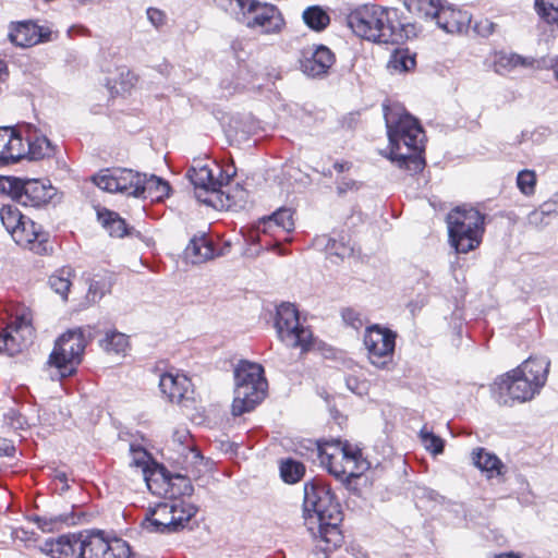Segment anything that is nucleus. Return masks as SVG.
I'll use <instances>...</instances> for the list:
<instances>
[{
  "instance_id": "f257e3e1",
  "label": "nucleus",
  "mask_w": 558,
  "mask_h": 558,
  "mask_svg": "<svg viewBox=\"0 0 558 558\" xmlns=\"http://www.w3.org/2000/svg\"><path fill=\"white\" fill-rule=\"evenodd\" d=\"M304 510L313 512L308 517V530L315 542V550L332 551L342 545L340 524L343 513L329 484L314 478L304 485Z\"/></svg>"
},
{
  "instance_id": "f03ea898",
  "label": "nucleus",
  "mask_w": 558,
  "mask_h": 558,
  "mask_svg": "<svg viewBox=\"0 0 558 558\" xmlns=\"http://www.w3.org/2000/svg\"><path fill=\"white\" fill-rule=\"evenodd\" d=\"M384 117L389 138L386 157L410 174L421 172L425 166V132L420 122L399 105H385Z\"/></svg>"
},
{
  "instance_id": "7ed1b4c3",
  "label": "nucleus",
  "mask_w": 558,
  "mask_h": 558,
  "mask_svg": "<svg viewBox=\"0 0 558 558\" xmlns=\"http://www.w3.org/2000/svg\"><path fill=\"white\" fill-rule=\"evenodd\" d=\"M187 178L197 191V198L219 209L236 208L245 202L247 192L240 184H230L231 175L209 158H196Z\"/></svg>"
},
{
  "instance_id": "20e7f679",
  "label": "nucleus",
  "mask_w": 558,
  "mask_h": 558,
  "mask_svg": "<svg viewBox=\"0 0 558 558\" xmlns=\"http://www.w3.org/2000/svg\"><path fill=\"white\" fill-rule=\"evenodd\" d=\"M350 29L360 38L377 44H400L408 37L397 10L365 4L347 16Z\"/></svg>"
},
{
  "instance_id": "39448f33",
  "label": "nucleus",
  "mask_w": 558,
  "mask_h": 558,
  "mask_svg": "<svg viewBox=\"0 0 558 558\" xmlns=\"http://www.w3.org/2000/svg\"><path fill=\"white\" fill-rule=\"evenodd\" d=\"M234 399L232 414L242 415L255 409L266 397L268 384L260 364L240 361L234 368Z\"/></svg>"
},
{
  "instance_id": "423d86ee",
  "label": "nucleus",
  "mask_w": 558,
  "mask_h": 558,
  "mask_svg": "<svg viewBox=\"0 0 558 558\" xmlns=\"http://www.w3.org/2000/svg\"><path fill=\"white\" fill-rule=\"evenodd\" d=\"M317 452L320 465L341 482L359 477L369 468L360 450L340 440L319 442Z\"/></svg>"
},
{
  "instance_id": "0eeeda50",
  "label": "nucleus",
  "mask_w": 558,
  "mask_h": 558,
  "mask_svg": "<svg viewBox=\"0 0 558 558\" xmlns=\"http://www.w3.org/2000/svg\"><path fill=\"white\" fill-rule=\"evenodd\" d=\"M485 217L472 207L458 206L446 218L450 244L458 253L466 254L482 243Z\"/></svg>"
},
{
  "instance_id": "6e6552de",
  "label": "nucleus",
  "mask_w": 558,
  "mask_h": 558,
  "mask_svg": "<svg viewBox=\"0 0 558 558\" xmlns=\"http://www.w3.org/2000/svg\"><path fill=\"white\" fill-rule=\"evenodd\" d=\"M0 191L24 206L39 207L47 204L54 189L36 179L23 180L15 177H0Z\"/></svg>"
},
{
  "instance_id": "1a4fd4ad",
  "label": "nucleus",
  "mask_w": 558,
  "mask_h": 558,
  "mask_svg": "<svg viewBox=\"0 0 558 558\" xmlns=\"http://www.w3.org/2000/svg\"><path fill=\"white\" fill-rule=\"evenodd\" d=\"M397 333L378 324L366 327L364 345L369 362L383 369H389L393 363Z\"/></svg>"
},
{
  "instance_id": "9d476101",
  "label": "nucleus",
  "mask_w": 558,
  "mask_h": 558,
  "mask_svg": "<svg viewBox=\"0 0 558 558\" xmlns=\"http://www.w3.org/2000/svg\"><path fill=\"white\" fill-rule=\"evenodd\" d=\"M86 343L82 328L64 332L56 342L49 364L59 368L62 376L70 375L73 365L80 363Z\"/></svg>"
},
{
  "instance_id": "9b49d317",
  "label": "nucleus",
  "mask_w": 558,
  "mask_h": 558,
  "mask_svg": "<svg viewBox=\"0 0 558 558\" xmlns=\"http://www.w3.org/2000/svg\"><path fill=\"white\" fill-rule=\"evenodd\" d=\"M281 339L293 348H299L301 354L313 348L314 337L312 330L304 326L295 304L281 302Z\"/></svg>"
},
{
  "instance_id": "f8f14e48",
  "label": "nucleus",
  "mask_w": 558,
  "mask_h": 558,
  "mask_svg": "<svg viewBox=\"0 0 558 558\" xmlns=\"http://www.w3.org/2000/svg\"><path fill=\"white\" fill-rule=\"evenodd\" d=\"M131 547L126 541L95 530L85 534L84 558H130Z\"/></svg>"
},
{
  "instance_id": "ddd939ff",
  "label": "nucleus",
  "mask_w": 558,
  "mask_h": 558,
  "mask_svg": "<svg viewBox=\"0 0 558 558\" xmlns=\"http://www.w3.org/2000/svg\"><path fill=\"white\" fill-rule=\"evenodd\" d=\"M497 401L499 404L511 405V401L525 402L539 392L538 387H534L531 380L515 373V368L508 372L495 381Z\"/></svg>"
},
{
  "instance_id": "4468645a",
  "label": "nucleus",
  "mask_w": 558,
  "mask_h": 558,
  "mask_svg": "<svg viewBox=\"0 0 558 558\" xmlns=\"http://www.w3.org/2000/svg\"><path fill=\"white\" fill-rule=\"evenodd\" d=\"M142 173L125 168L102 170L93 178L94 183L110 193L138 197Z\"/></svg>"
},
{
  "instance_id": "2eb2a0df",
  "label": "nucleus",
  "mask_w": 558,
  "mask_h": 558,
  "mask_svg": "<svg viewBox=\"0 0 558 558\" xmlns=\"http://www.w3.org/2000/svg\"><path fill=\"white\" fill-rule=\"evenodd\" d=\"M34 338V328L28 314L16 315L0 333V352L15 355L23 351Z\"/></svg>"
},
{
  "instance_id": "dca6fc26",
  "label": "nucleus",
  "mask_w": 558,
  "mask_h": 558,
  "mask_svg": "<svg viewBox=\"0 0 558 558\" xmlns=\"http://www.w3.org/2000/svg\"><path fill=\"white\" fill-rule=\"evenodd\" d=\"M159 387L168 401L184 404L194 400V385L187 375L179 371H168L160 376Z\"/></svg>"
},
{
  "instance_id": "f3484780",
  "label": "nucleus",
  "mask_w": 558,
  "mask_h": 558,
  "mask_svg": "<svg viewBox=\"0 0 558 558\" xmlns=\"http://www.w3.org/2000/svg\"><path fill=\"white\" fill-rule=\"evenodd\" d=\"M336 62L335 53L324 45L304 50L300 59L301 71L308 77L323 78Z\"/></svg>"
},
{
  "instance_id": "a211bd4d",
  "label": "nucleus",
  "mask_w": 558,
  "mask_h": 558,
  "mask_svg": "<svg viewBox=\"0 0 558 558\" xmlns=\"http://www.w3.org/2000/svg\"><path fill=\"white\" fill-rule=\"evenodd\" d=\"M40 550L51 558H84L85 534L68 533L47 539Z\"/></svg>"
},
{
  "instance_id": "6ab92c4d",
  "label": "nucleus",
  "mask_w": 558,
  "mask_h": 558,
  "mask_svg": "<svg viewBox=\"0 0 558 558\" xmlns=\"http://www.w3.org/2000/svg\"><path fill=\"white\" fill-rule=\"evenodd\" d=\"M239 20L250 28L269 32L274 24L276 7L255 0H239Z\"/></svg>"
},
{
  "instance_id": "aec40b11",
  "label": "nucleus",
  "mask_w": 558,
  "mask_h": 558,
  "mask_svg": "<svg viewBox=\"0 0 558 558\" xmlns=\"http://www.w3.org/2000/svg\"><path fill=\"white\" fill-rule=\"evenodd\" d=\"M178 498L169 499L158 504L150 510L149 517L145 521V527L150 532H171L174 526L173 512L180 511L182 515H189V510H184L180 506Z\"/></svg>"
},
{
  "instance_id": "412c9836",
  "label": "nucleus",
  "mask_w": 558,
  "mask_h": 558,
  "mask_svg": "<svg viewBox=\"0 0 558 558\" xmlns=\"http://www.w3.org/2000/svg\"><path fill=\"white\" fill-rule=\"evenodd\" d=\"M278 210L270 216L263 217L257 225L248 231V240L258 244L263 250H276L279 246V217Z\"/></svg>"
},
{
  "instance_id": "4be33fe9",
  "label": "nucleus",
  "mask_w": 558,
  "mask_h": 558,
  "mask_svg": "<svg viewBox=\"0 0 558 558\" xmlns=\"http://www.w3.org/2000/svg\"><path fill=\"white\" fill-rule=\"evenodd\" d=\"M12 238L20 246L36 253L45 251L44 244L47 242V234L41 230L40 226L27 217L15 230Z\"/></svg>"
},
{
  "instance_id": "5701e85b",
  "label": "nucleus",
  "mask_w": 558,
  "mask_h": 558,
  "mask_svg": "<svg viewBox=\"0 0 558 558\" xmlns=\"http://www.w3.org/2000/svg\"><path fill=\"white\" fill-rule=\"evenodd\" d=\"M471 19V14L468 11L442 4L435 21L439 28L447 33L454 34L466 31L470 26Z\"/></svg>"
},
{
  "instance_id": "b1692460",
  "label": "nucleus",
  "mask_w": 558,
  "mask_h": 558,
  "mask_svg": "<svg viewBox=\"0 0 558 558\" xmlns=\"http://www.w3.org/2000/svg\"><path fill=\"white\" fill-rule=\"evenodd\" d=\"M549 367L550 361L547 357L530 356L515 368V373L527 377L534 387L542 389L547 381Z\"/></svg>"
},
{
  "instance_id": "393cba45",
  "label": "nucleus",
  "mask_w": 558,
  "mask_h": 558,
  "mask_svg": "<svg viewBox=\"0 0 558 558\" xmlns=\"http://www.w3.org/2000/svg\"><path fill=\"white\" fill-rule=\"evenodd\" d=\"M142 178L144 180H141L138 197L161 202L169 196L170 185L167 181L154 174L142 173Z\"/></svg>"
},
{
  "instance_id": "a878e982",
  "label": "nucleus",
  "mask_w": 558,
  "mask_h": 558,
  "mask_svg": "<svg viewBox=\"0 0 558 558\" xmlns=\"http://www.w3.org/2000/svg\"><path fill=\"white\" fill-rule=\"evenodd\" d=\"M5 150V165L27 158V132L26 126L15 131L8 128V141Z\"/></svg>"
},
{
  "instance_id": "bb28decb",
  "label": "nucleus",
  "mask_w": 558,
  "mask_h": 558,
  "mask_svg": "<svg viewBox=\"0 0 558 558\" xmlns=\"http://www.w3.org/2000/svg\"><path fill=\"white\" fill-rule=\"evenodd\" d=\"M185 255L193 264H199L218 255L213 242L205 235L193 238L185 248Z\"/></svg>"
},
{
  "instance_id": "cd10ccee",
  "label": "nucleus",
  "mask_w": 558,
  "mask_h": 558,
  "mask_svg": "<svg viewBox=\"0 0 558 558\" xmlns=\"http://www.w3.org/2000/svg\"><path fill=\"white\" fill-rule=\"evenodd\" d=\"M10 40L20 47H31L41 41L39 27L33 23H19L9 34Z\"/></svg>"
},
{
  "instance_id": "c85d7f7f",
  "label": "nucleus",
  "mask_w": 558,
  "mask_h": 558,
  "mask_svg": "<svg viewBox=\"0 0 558 558\" xmlns=\"http://www.w3.org/2000/svg\"><path fill=\"white\" fill-rule=\"evenodd\" d=\"M27 132V159L39 160L52 155L53 149L45 136H38L26 126Z\"/></svg>"
},
{
  "instance_id": "c756f323",
  "label": "nucleus",
  "mask_w": 558,
  "mask_h": 558,
  "mask_svg": "<svg viewBox=\"0 0 558 558\" xmlns=\"http://www.w3.org/2000/svg\"><path fill=\"white\" fill-rule=\"evenodd\" d=\"M314 245L324 248L329 256H335L340 259L350 257L353 248L342 241H337L328 235H319L314 240Z\"/></svg>"
},
{
  "instance_id": "7c9ffc66",
  "label": "nucleus",
  "mask_w": 558,
  "mask_h": 558,
  "mask_svg": "<svg viewBox=\"0 0 558 558\" xmlns=\"http://www.w3.org/2000/svg\"><path fill=\"white\" fill-rule=\"evenodd\" d=\"M472 460L476 468L488 473L492 477L494 473L500 474L502 468L501 461L497 456L486 451L484 448H477L472 452Z\"/></svg>"
},
{
  "instance_id": "2f4dec72",
  "label": "nucleus",
  "mask_w": 558,
  "mask_h": 558,
  "mask_svg": "<svg viewBox=\"0 0 558 558\" xmlns=\"http://www.w3.org/2000/svg\"><path fill=\"white\" fill-rule=\"evenodd\" d=\"M403 3L410 12L430 20H435L442 7L440 0H403Z\"/></svg>"
},
{
  "instance_id": "473e14b6",
  "label": "nucleus",
  "mask_w": 558,
  "mask_h": 558,
  "mask_svg": "<svg viewBox=\"0 0 558 558\" xmlns=\"http://www.w3.org/2000/svg\"><path fill=\"white\" fill-rule=\"evenodd\" d=\"M306 472L303 462L287 458L281 459V481L287 484H295L300 482Z\"/></svg>"
},
{
  "instance_id": "72a5a7b5",
  "label": "nucleus",
  "mask_w": 558,
  "mask_h": 558,
  "mask_svg": "<svg viewBox=\"0 0 558 558\" xmlns=\"http://www.w3.org/2000/svg\"><path fill=\"white\" fill-rule=\"evenodd\" d=\"M388 69L395 72H408L415 66V57L409 49H396L389 58Z\"/></svg>"
},
{
  "instance_id": "f704fd0d",
  "label": "nucleus",
  "mask_w": 558,
  "mask_h": 558,
  "mask_svg": "<svg viewBox=\"0 0 558 558\" xmlns=\"http://www.w3.org/2000/svg\"><path fill=\"white\" fill-rule=\"evenodd\" d=\"M73 277V270L69 267H63L50 276L49 284L56 293L60 294L65 300L72 286Z\"/></svg>"
},
{
  "instance_id": "c9c22d12",
  "label": "nucleus",
  "mask_w": 558,
  "mask_h": 558,
  "mask_svg": "<svg viewBox=\"0 0 558 558\" xmlns=\"http://www.w3.org/2000/svg\"><path fill=\"white\" fill-rule=\"evenodd\" d=\"M98 218L104 227L109 231L110 235L116 238H122L126 235V223L116 213L110 210L99 211Z\"/></svg>"
},
{
  "instance_id": "e433bc0d",
  "label": "nucleus",
  "mask_w": 558,
  "mask_h": 558,
  "mask_svg": "<svg viewBox=\"0 0 558 558\" xmlns=\"http://www.w3.org/2000/svg\"><path fill=\"white\" fill-rule=\"evenodd\" d=\"M303 20L310 28L317 32L325 29L330 23L327 12L318 5L307 8L303 12Z\"/></svg>"
},
{
  "instance_id": "4c0bfd02",
  "label": "nucleus",
  "mask_w": 558,
  "mask_h": 558,
  "mask_svg": "<svg viewBox=\"0 0 558 558\" xmlns=\"http://www.w3.org/2000/svg\"><path fill=\"white\" fill-rule=\"evenodd\" d=\"M111 288V276L107 272L96 274L90 279L89 288H88V298L92 301H96L107 292H109Z\"/></svg>"
},
{
  "instance_id": "58836bf2",
  "label": "nucleus",
  "mask_w": 558,
  "mask_h": 558,
  "mask_svg": "<svg viewBox=\"0 0 558 558\" xmlns=\"http://www.w3.org/2000/svg\"><path fill=\"white\" fill-rule=\"evenodd\" d=\"M0 217L3 226L11 235H13L15 230H17V228L26 218L17 208L11 205H7L1 208Z\"/></svg>"
},
{
  "instance_id": "ea45409f",
  "label": "nucleus",
  "mask_w": 558,
  "mask_h": 558,
  "mask_svg": "<svg viewBox=\"0 0 558 558\" xmlns=\"http://www.w3.org/2000/svg\"><path fill=\"white\" fill-rule=\"evenodd\" d=\"M101 347L109 353H124L129 348V340L124 333L112 331L106 335L101 341Z\"/></svg>"
},
{
  "instance_id": "a19ab883",
  "label": "nucleus",
  "mask_w": 558,
  "mask_h": 558,
  "mask_svg": "<svg viewBox=\"0 0 558 558\" xmlns=\"http://www.w3.org/2000/svg\"><path fill=\"white\" fill-rule=\"evenodd\" d=\"M34 521L43 532L50 533L60 530L63 525L68 524L70 517L66 514L41 515L35 517Z\"/></svg>"
},
{
  "instance_id": "79ce46f5",
  "label": "nucleus",
  "mask_w": 558,
  "mask_h": 558,
  "mask_svg": "<svg viewBox=\"0 0 558 558\" xmlns=\"http://www.w3.org/2000/svg\"><path fill=\"white\" fill-rule=\"evenodd\" d=\"M534 5L543 20L558 25V0H535Z\"/></svg>"
},
{
  "instance_id": "37998d69",
  "label": "nucleus",
  "mask_w": 558,
  "mask_h": 558,
  "mask_svg": "<svg viewBox=\"0 0 558 558\" xmlns=\"http://www.w3.org/2000/svg\"><path fill=\"white\" fill-rule=\"evenodd\" d=\"M420 438L424 448L433 454H439L444 451V440L428 430L426 426L421 429Z\"/></svg>"
},
{
  "instance_id": "c03bdc74",
  "label": "nucleus",
  "mask_w": 558,
  "mask_h": 558,
  "mask_svg": "<svg viewBox=\"0 0 558 558\" xmlns=\"http://www.w3.org/2000/svg\"><path fill=\"white\" fill-rule=\"evenodd\" d=\"M517 185L526 196L533 195L536 186V174L532 170H522L518 173Z\"/></svg>"
},
{
  "instance_id": "a18cd8bd",
  "label": "nucleus",
  "mask_w": 558,
  "mask_h": 558,
  "mask_svg": "<svg viewBox=\"0 0 558 558\" xmlns=\"http://www.w3.org/2000/svg\"><path fill=\"white\" fill-rule=\"evenodd\" d=\"M341 317L343 323L355 329H361L365 324V318L362 313L353 307H344L341 310Z\"/></svg>"
},
{
  "instance_id": "49530a36",
  "label": "nucleus",
  "mask_w": 558,
  "mask_h": 558,
  "mask_svg": "<svg viewBox=\"0 0 558 558\" xmlns=\"http://www.w3.org/2000/svg\"><path fill=\"white\" fill-rule=\"evenodd\" d=\"M179 502L181 504L180 509L182 508L184 512L189 510V515H182L180 511L173 512L174 517V526L173 531H177L179 527H182L186 522L191 520V518L195 514L196 509L194 506H192L190 502H186L184 499L178 498Z\"/></svg>"
},
{
  "instance_id": "de8ad7c7",
  "label": "nucleus",
  "mask_w": 558,
  "mask_h": 558,
  "mask_svg": "<svg viewBox=\"0 0 558 558\" xmlns=\"http://www.w3.org/2000/svg\"><path fill=\"white\" fill-rule=\"evenodd\" d=\"M497 24L488 19H482L474 24V31L482 37H488L496 32Z\"/></svg>"
},
{
  "instance_id": "09e8293b",
  "label": "nucleus",
  "mask_w": 558,
  "mask_h": 558,
  "mask_svg": "<svg viewBox=\"0 0 558 558\" xmlns=\"http://www.w3.org/2000/svg\"><path fill=\"white\" fill-rule=\"evenodd\" d=\"M345 385L350 391L356 395H363L366 391V384L354 375L345 377Z\"/></svg>"
},
{
  "instance_id": "8fccbe9b",
  "label": "nucleus",
  "mask_w": 558,
  "mask_h": 558,
  "mask_svg": "<svg viewBox=\"0 0 558 558\" xmlns=\"http://www.w3.org/2000/svg\"><path fill=\"white\" fill-rule=\"evenodd\" d=\"M281 229L288 233L294 230V211L290 208L281 207Z\"/></svg>"
},
{
  "instance_id": "3c124183",
  "label": "nucleus",
  "mask_w": 558,
  "mask_h": 558,
  "mask_svg": "<svg viewBox=\"0 0 558 558\" xmlns=\"http://www.w3.org/2000/svg\"><path fill=\"white\" fill-rule=\"evenodd\" d=\"M8 141V128H0V165H5V150Z\"/></svg>"
},
{
  "instance_id": "603ef678",
  "label": "nucleus",
  "mask_w": 558,
  "mask_h": 558,
  "mask_svg": "<svg viewBox=\"0 0 558 558\" xmlns=\"http://www.w3.org/2000/svg\"><path fill=\"white\" fill-rule=\"evenodd\" d=\"M147 16L155 26L162 25L165 22V14L158 9H148Z\"/></svg>"
},
{
  "instance_id": "864d4df0",
  "label": "nucleus",
  "mask_w": 558,
  "mask_h": 558,
  "mask_svg": "<svg viewBox=\"0 0 558 558\" xmlns=\"http://www.w3.org/2000/svg\"><path fill=\"white\" fill-rule=\"evenodd\" d=\"M504 60L507 61V64L510 65L511 68L524 66L526 64L525 59L519 54H510L509 57L500 58V61Z\"/></svg>"
},
{
  "instance_id": "5fc2aeb1",
  "label": "nucleus",
  "mask_w": 558,
  "mask_h": 558,
  "mask_svg": "<svg viewBox=\"0 0 558 558\" xmlns=\"http://www.w3.org/2000/svg\"><path fill=\"white\" fill-rule=\"evenodd\" d=\"M547 213L544 211L543 209H537V210H534L530 214L529 216V221L530 223H533V225H538V223H542L544 222V219L547 217Z\"/></svg>"
},
{
  "instance_id": "6e6d98bb",
  "label": "nucleus",
  "mask_w": 558,
  "mask_h": 558,
  "mask_svg": "<svg viewBox=\"0 0 558 558\" xmlns=\"http://www.w3.org/2000/svg\"><path fill=\"white\" fill-rule=\"evenodd\" d=\"M13 452V445L5 438H0V456H12Z\"/></svg>"
},
{
  "instance_id": "4d7b16f0",
  "label": "nucleus",
  "mask_w": 558,
  "mask_h": 558,
  "mask_svg": "<svg viewBox=\"0 0 558 558\" xmlns=\"http://www.w3.org/2000/svg\"><path fill=\"white\" fill-rule=\"evenodd\" d=\"M175 480L179 481L182 484L183 489L181 490V493L183 495H191L192 494L193 487H192L191 483L184 476L178 475L175 477Z\"/></svg>"
},
{
  "instance_id": "13d9d810",
  "label": "nucleus",
  "mask_w": 558,
  "mask_h": 558,
  "mask_svg": "<svg viewBox=\"0 0 558 558\" xmlns=\"http://www.w3.org/2000/svg\"><path fill=\"white\" fill-rule=\"evenodd\" d=\"M354 186H355L354 181L342 182L338 185V192L340 194H342V193L347 192L348 190H352Z\"/></svg>"
},
{
  "instance_id": "bf43d9fd",
  "label": "nucleus",
  "mask_w": 558,
  "mask_h": 558,
  "mask_svg": "<svg viewBox=\"0 0 558 558\" xmlns=\"http://www.w3.org/2000/svg\"><path fill=\"white\" fill-rule=\"evenodd\" d=\"M7 74H8L7 64L3 60L0 59V82H2L4 80Z\"/></svg>"
},
{
  "instance_id": "052dcab7",
  "label": "nucleus",
  "mask_w": 558,
  "mask_h": 558,
  "mask_svg": "<svg viewBox=\"0 0 558 558\" xmlns=\"http://www.w3.org/2000/svg\"><path fill=\"white\" fill-rule=\"evenodd\" d=\"M274 327L279 330V307L275 305V314L272 317Z\"/></svg>"
},
{
  "instance_id": "680f3d73",
  "label": "nucleus",
  "mask_w": 558,
  "mask_h": 558,
  "mask_svg": "<svg viewBox=\"0 0 558 558\" xmlns=\"http://www.w3.org/2000/svg\"><path fill=\"white\" fill-rule=\"evenodd\" d=\"M330 553H331V551H319V550H315V553H314V558H331Z\"/></svg>"
},
{
  "instance_id": "e2e57ef3",
  "label": "nucleus",
  "mask_w": 558,
  "mask_h": 558,
  "mask_svg": "<svg viewBox=\"0 0 558 558\" xmlns=\"http://www.w3.org/2000/svg\"><path fill=\"white\" fill-rule=\"evenodd\" d=\"M553 69H554L555 76L558 80V57L554 60Z\"/></svg>"
},
{
  "instance_id": "0e129e2a",
  "label": "nucleus",
  "mask_w": 558,
  "mask_h": 558,
  "mask_svg": "<svg viewBox=\"0 0 558 558\" xmlns=\"http://www.w3.org/2000/svg\"><path fill=\"white\" fill-rule=\"evenodd\" d=\"M290 241H291L290 238H284L283 240L281 239V248H280L281 255L286 254V250L283 247V242H290Z\"/></svg>"
},
{
  "instance_id": "69168bd1",
  "label": "nucleus",
  "mask_w": 558,
  "mask_h": 558,
  "mask_svg": "<svg viewBox=\"0 0 558 558\" xmlns=\"http://www.w3.org/2000/svg\"><path fill=\"white\" fill-rule=\"evenodd\" d=\"M335 168L339 171H344V169H348L347 163H336Z\"/></svg>"
},
{
  "instance_id": "338daca9",
  "label": "nucleus",
  "mask_w": 558,
  "mask_h": 558,
  "mask_svg": "<svg viewBox=\"0 0 558 558\" xmlns=\"http://www.w3.org/2000/svg\"><path fill=\"white\" fill-rule=\"evenodd\" d=\"M193 454H194V458H198L201 460H203V458L199 456V453L195 450H193Z\"/></svg>"
}]
</instances>
